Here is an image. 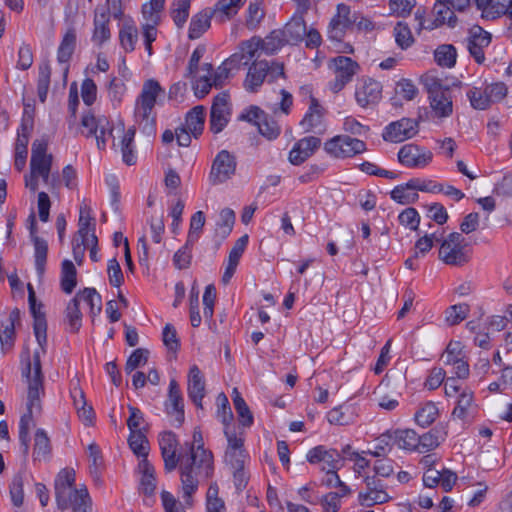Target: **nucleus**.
<instances>
[{"instance_id": "nucleus-1", "label": "nucleus", "mask_w": 512, "mask_h": 512, "mask_svg": "<svg viewBox=\"0 0 512 512\" xmlns=\"http://www.w3.org/2000/svg\"><path fill=\"white\" fill-rule=\"evenodd\" d=\"M189 454L182 460L180 467V480L183 498L186 504L191 505V497L197 491L199 484L212 477L214 473V460L211 451L204 448L202 432L199 428L193 431V442L185 443Z\"/></svg>"}, {"instance_id": "nucleus-2", "label": "nucleus", "mask_w": 512, "mask_h": 512, "mask_svg": "<svg viewBox=\"0 0 512 512\" xmlns=\"http://www.w3.org/2000/svg\"><path fill=\"white\" fill-rule=\"evenodd\" d=\"M22 362L25 363L22 375L28 383V401L27 412L21 416L19 421V440L22 453L24 456H27L29 453L30 429L35 426L33 414L34 412L39 413L41 411L40 396L44 394V376L39 351L33 353L32 360H30V355L27 351L22 355Z\"/></svg>"}, {"instance_id": "nucleus-3", "label": "nucleus", "mask_w": 512, "mask_h": 512, "mask_svg": "<svg viewBox=\"0 0 512 512\" xmlns=\"http://www.w3.org/2000/svg\"><path fill=\"white\" fill-rule=\"evenodd\" d=\"M75 482L73 469H62L55 479V495L57 506L66 510L72 506L73 512H86L89 507L90 497L86 488L72 489Z\"/></svg>"}, {"instance_id": "nucleus-4", "label": "nucleus", "mask_w": 512, "mask_h": 512, "mask_svg": "<svg viewBox=\"0 0 512 512\" xmlns=\"http://www.w3.org/2000/svg\"><path fill=\"white\" fill-rule=\"evenodd\" d=\"M164 92L157 80L149 79L144 82L141 93L137 98L134 115L136 121L142 126L143 132L148 135L155 132L156 120L153 109L157 97L164 94Z\"/></svg>"}, {"instance_id": "nucleus-5", "label": "nucleus", "mask_w": 512, "mask_h": 512, "mask_svg": "<svg viewBox=\"0 0 512 512\" xmlns=\"http://www.w3.org/2000/svg\"><path fill=\"white\" fill-rule=\"evenodd\" d=\"M324 149L335 158H348L366 151V144L364 141L348 135H338L328 140Z\"/></svg>"}, {"instance_id": "nucleus-6", "label": "nucleus", "mask_w": 512, "mask_h": 512, "mask_svg": "<svg viewBox=\"0 0 512 512\" xmlns=\"http://www.w3.org/2000/svg\"><path fill=\"white\" fill-rule=\"evenodd\" d=\"M306 459L310 464L323 463L321 471L326 474L331 471H338L344 464V458L338 450L323 445L310 449Z\"/></svg>"}, {"instance_id": "nucleus-7", "label": "nucleus", "mask_w": 512, "mask_h": 512, "mask_svg": "<svg viewBox=\"0 0 512 512\" xmlns=\"http://www.w3.org/2000/svg\"><path fill=\"white\" fill-rule=\"evenodd\" d=\"M334 69L335 79L330 83V89L334 93L341 91L353 76L358 73L359 64L346 56H337L331 61Z\"/></svg>"}, {"instance_id": "nucleus-8", "label": "nucleus", "mask_w": 512, "mask_h": 512, "mask_svg": "<svg viewBox=\"0 0 512 512\" xmlns=\"http://www.w3.org/2000/svg\"><path fill=\"white\" fill-rule=\"evenodd\" d=\"M178 445L179 442L175 433L167 431L160 435L159 446L164 461V468L167 472L174 471L178 465L180 468L182 460L186 458V455L182 453L177 454Z\"/></svg>"}, {"instance_id": "nucleus-9", "label": "nucleus", "mask_w": 512, "mask_h": 512, "mask_svg": "<svg viewBox=\"0 0 512 512\" xmlns=\"http://www.w3.org/2000/svg\"><path fill=\"white\" fill-rule=\"evenodd\" d=\"M235 171V157L227 150H222L213 160L209 174V181L213 185L224 183L235 174Z\"/></svg>"}, {"instance_id": "nucleus-10", "label": "nucleus", "mask_w": 512, "mask_h": 512, "mask_svg": "<svg viewBox=\"0 0 512 512\" xmlns=\"http://www.w3.org/2000/svg\"><path fill=\"white\" fill-rule=\"evenodd\" d=\"M231 114L229 94L221 92L215 96L210 110V130L220 133L228 124Z\"/></svg>"}, {"instance_id": "nucleus-11", "label": "nucleus", "mask_w": 512, "mask_h": 512, "mask_svg": "<svg viewBox=\"0 0 512 512\" xmlns=\"http://www.w3.org/2000/svg\"><path fill=\"white\" fill-rule=\"evenodd\" d=\"M357 19L356 13L351 15L350 7L345 4L337 6V14L331 19L328 29V37L332 41H341L346 30Z\"/></svg>"}, {"instance_id": "nucleus-12", "label": "nucleus", "mask_w": 512, "mask_h": 512, "mask_svg": "<svg viewBox=\"0 0 512 512\" xmlns=\"http://www.w3.org/2000/svg\"><path fill=\"white\" fill-rule=\"evenodd\" d=\"M418 132V122L411 118H402L386 126L382 137L385 141L402 142L412 138Z\"/></svg>"}, {"instance_id": "nucleus-13", "label": "nucleus", "mask_w": 512, "mask_h": 512, "mask_svg": "<svg viewBox=\"0 0 512 512\" xmlns=\"http://www.w3.org/2000/svg\"><path fill=\"white\" fill-rule=\"evenodd\" d=\"M27 288L29 308L34 318V334L38 344L40 345L42 350H44V346L47 343V322L45 314L41 311L42 304H37L36 302V295L33 286L31 284H28Z\"/></svg>"}, {"instance_id": "nucleus-14", "label": "nucleus", "mask_w": 512, "mask_h": 512, "mask_svg": "<svg viewBox=\"0 0 512 512\" xmlns=\"http://www.w3.org/2000/svg\"><path fill=\"white\" fill-rule=\"evenodd\" d=\"M398 160L407 167H425L432 160V153L414 144H406L398 152Z\"/></svg>"}, {"instance_id": "nucleus-15", "label": "nucleus", "mask_w": 512, "mask_h": 512, "mask_svg": "<svg viewBox=\"0 0 512 512\" xmlns=\"http://www.w3.org/2000/svg\"><path fill=\"white\" fill-rule=\"evenodd\" d=\"M164 3L165 0H150L149 3L144 4L142 7L144 18L151 22L143 26L145 44H149V42H153L156 39L157 31L155 26L159 22V13L163 9Z\"/></svg>"}, {"instance_id": "nucleus-16", "label": "nucleus", "mask_w": 512, "mask_h": 512, "mask_svg": "<svg viewBox=\"0 0 512 512\" xmlns=\"http://www.w3.org/2000/svg\"><path fill=\"white\" fill-rule=\"evenodd\" d=\"M321 139L315 136H308L298 140L289 153V162L293 165H300L311 157L320 147Z\"/></svg>"}, {"instance_id": "nucleus-17", "label": "nucleus", "mask_w": 512, "mask_h": 512, "mask_svg": "<svg viewBox=\"0 0 512 512\" xmlns=\"http://www.w3.org/2000/svg\"><path fill=\"white\" fill-rule=\"evenodd\" d=\"M270 64L266 60H254L248 68L243 86L247 92L255 93L268 75Z\"/></svg>"}, {"instance_id": "nucleus-18", "label": "nucleus", "mask_w": 512, "mask_h": 512, "mask_svg": "<svg viewBox=\"0 0 512 512\" xmlns=\"http://www.w3.org/2000/svg\"><path fill=\"white\" fill-rule=\"evenodd\" d=\"M491 42V34L483 30L481 27L476 26L470 32V37L467 43V49L470 55L475 59L478 64L485 61V54L483 49Z\"/></svg>"}, {"instance_id": "nucleus-19", "label": "nucleus", "mask_w": 512, "mask_h": 512, "mask_svg": "<svg viewBox=\"0 0 512 512\" xmlns=\"http://www.w3.org/2000/svg\"><path fill=\"white\" fill-rule=\"evenodd\" d=\"M381 97L382 85L374 79L365 80L355 92L356 101L363 108L377 104Z\"/></svg>"}, {"instance_id": "nucleus-20", "label": "nucleus", "mask_w": 512, "mask_h": 512, "mask_svg": "<svg viewBox=\"0 0 512 512\" xmlns=\"http://www.w3.org/2000/svg\"><path fill=\"white\" fill-rule=\"evenodd\" d=\"M20 322V310L14 308L9 316L0 321V344L3 353L12 349L15 342V326Z\"/></svg>"}, {"instance_id": "nucleus-21", "label": "nucleus", "mask_w": 512, "mask_h": 512, "mask_svg": "<svg viewBox=\"0 0 512 512\" xmlns=\"http://www.w3.org/2000/svg\"><path fill=\"white\" fill-rule=\"evenodd\" d=\"M166 412L175 416L176 426L184 422V405L179 385L175 379L169 383L168 400L165 403Z\"/></svg>"}, {"instance_id": "nucleus-22", "label": "nucleus", "mask_w": 512, "mask_h": 512, "mask_svg": "<svg viewBox=\"0 0 512 512\" xmlns=\"http://www.w3.org/2000/svg\"><path fill=\"white\" fill-rule=\"evenodd\" d=\"M31 226L30 235L34 244V257H35V268L39 277H42L45 273V265L47 260L48 243L43 238L36 235V225L34 214L30 215Z\"/></svg>"}, {"instance_id": "nucleus-23", "label": "nucleus", "mask_w": 512, "mask_h": 512, "mask_svg": "<svg viewBox=\"0 0 512 512\" xmlns=\"http://www.w3.org/2000/svg\"><path fill=\"white\" fill-rule=\"evenodd\" d=\"M110 16L109 11L105 8H96L94 15V30L92 35V41L101 46L103 43L108 41L111 37L109 29Z\"/></svg>"}, {"instance_id": "nucleus-24", "label": "nucleus", "mask_w": 512, "mask_h": 512, "mask_svg": "<svg viewBox=\"0 0 512 512\" xmlns=\"http://www.w3.org/2000/svg\"><path fill=\"white\" fill-rule=\"evenodd\" d=\"M188 396L199 408H202V399L205 396V382L198 366L193 365L188 375Z\"/></svg>"}, {"instance_id": "nucleus-25", "label": "nucleus", "mask_w": 512, "mask_h": 512, "mask_svg": "<svg viewBox=\"0 0 512 512\" xmlns=\"http://www.w3.org/2000/svg\"><path fill=\"white\" fill-rule=\"evenodd\" d=\"M53 156L49 155L48 158H35L30 160V174L25 176V185L32 192L38 189L39 174H46L51 172Z\"/></svg>"}, {"instance_id": "nucleus-26", "label": "nucleus", "mask_w": 512, "mask_h": 512, "mask_svg": "<svg viewBox=\"0 0 512 512\" xmlns=\"http://www.w3.org/2000/svg\"><path fill=\"white\" fill-rule=\"evenodd\" d=\"M439 258L447 265L463 266L469 262L470 256L464 246L441 244Z\"/></svg>"}, {"instance_id": "nucleus-27", "label": "nucleus", "mask_w": 512, "mask_h": 512, "mask_svg": "<svg viewBox=\"0 0 512 512\" xmlns=\"http://www.w3.org/2000/svg\"><path fill=\"white\" fill-rule=\"evenodd\" d=\"M306 23L303 18V14H296L292 17V19L285 25L282 32L287 39V43L294 45L302 40L306 35Z\"/></svg>"}, {"instance_id": "nucleus-28", "label": "nucleus", "mask_w": 512, "mask_h": 512, "mask_svg": "<svg viewBox=\"0 0 512 512\" xmlns=\"http://www.w3.org/2000/svg\"><path fill=\"white\" fill-rule=\"evenodd\" d=\"M447 431L444 426H436L429 432L419 436V445L417 451L420 453H426L436 449L441 441L445 439Z\"/></svg>"}, {"instance_id": "nucleus-29", "label": "nucleus", "mask_w": 512, "mask_h": 512, "mask_svg": "<svg viewBox=\"0 0 512 512\" xmlns=\"http://www.w3.org/2000/svg\"><path fill=\"white\" fill-rule=\"evenodd\" d=\"M141 473L140 491L146 496H152L156 489L155 470L148 459H141L138 465Z\"/></svg>"}, {"instance_id": "nucleus-30", "label": "nucleus", "mask_w": 512, "mask_h": 512, "mask_svg": "<svg viewBox=\"0 0 512 512\" xmlns=\"http://www.w3.org/2000/svg\"><path fill=\"white\" fill-rule=\"evenodd\" d=\"M80 294L71 299L65 310V321L71 333H77L82 325V313L79 308Z\"/></svg>"}, {"instance_id": "nucleus-31", "label": "nucleus", "mask_w": 512, "mask_h": 512, "mask_svg": "<svg viewBox=\"0 0 512 512\" xmlns=\"http://www.w3.org/2000/svg\"><path fill=\"white\" fill-rule=\"evenodd\" d=\"M205 123V108L198 105L192 108L186 116V129L197 138L202 134Z\"/></svg>"}, {"instance_id": "nucleus-32", "label": "nucleus", "mask_w": 512, "mask_h": 512, "mask_svg": "<svg viewBox=\"0 0 512 512\" xmlns=\"http://www.w3.org/2000/svg\"><path fill=\"white\" fill-rule=\"evenodd\" d=\"M430 107L435 116L439 118L449 117L453 112V101L451 91L439 94V97L432 96L429 98Z\"/></svg>"}, {"instance_id": "nucleus-33", "label": "nucleus", "mask_w": 512, "mask_h": 512, "mask_svg": "<svg viewBox=\"0 0 512 512\" xmlns=\"http://www.w3.org/2000/svg\"><path fill=\"white\" fill-rule=\"evenodd\" d=\"M232 399L240 425L243 427L252 426L254 422L253 414L237 388L232 391Z\"/></svg>"}, {"instance_id": "nucleus-34", "label": "nucleus", "mask_w": 512, "mask_h": 512, "mask_svg": "<svg viewBox=\"0 0 512 512\" xmlns=\"http://www.w3.org/2000/svg\"><path fill=\"white\" fill-rule=\"evenodd\" d=\"M261 51L266 55H274L284 45L288 44L282 30H273L264 39L260 38Z\"/></svg>"}, {"instance_id": "nucleus-35", "label": "nucleus", "mask_w": 512, "mask_h": 512, "mask_svg": "<svg viewBox=\"0 0 512 512\" xmlns=\"http://www.w3.org/2000/svg\"><path fill=\"white\" fill-rule=\"evenodd\" d=\"M246 0H218L213 8V15L221 21L236 15Z\"/></svg>"}, {"instance_id": "nucleus-36", "label": "nucleus", "mask_w": 512, "mask_h": 512, "mask_svg": "<svg viewBox=\"0 0 512 512\" xmlns=\"http://www.w3.org/2000/svg\"><path fill=\"white\" fill-rule=\"evenodd\" d=\"M323 113L324 110L318 100L311 97L309 110L300 122V125L305 129V131H310L321 124Z\"/></svg>"}, {"instance_id": "nucleus-37", "label": "nucleus", "mask_w": 512, "mask_h": 512, "mask_svg": "<svg viewBox=\"0 0 512 512\" xmlns=\"http://www.w3.org/2000/svg\"><path fill=\"white\" fill-rule=\"evenodd\" d=\"M76 46V31L70 28L65 33L57 51V60L59 63H68Z\"/></svg>"}, {"instance_id": "nucleus-38", "label": "nucleus", "mask_w": 512, "mask_h": 512, "mask_svg": "<svg viewBox=\"0 0 512 512\" xmlns=\"http://www.w3.org/2000/svg\"><path fill=\"white\" fill-rule=\"evenodd\" d=\"M474 394L471 390H463L457 400L452 415L458 419L465 420L472 414Z\"/></svg>"}, {"instance_id": "nucleus-39", "label": "nucleus", "mask_w": 512, "mask_h": 512, "mask_svg": "<svg viewBox=\"0 0 512 512\" xmlns=\"http://www.w3.org/2000/svg\"><path fill=\"white\" fill-rule=\"evenodd\" d=\"M393 439L399 448L417 451L419 435L412 429L396 430L393 432Z\"/></svg>"}, {"instance_id": "nucleus-40", "label": "nucleus", "mask_w": 512, "mask_h": 512, "mask_svg": "<svg viewBox=\"0 0 512 512\" xmlns=\"http://www.w3.org/2000/svg\"><path fill=\"white\" fill-rule=\"evenodd\" d=\"M457 51L452 44H442L434 51V59L441 67L452 68L456 64Z\"/></svg>"}, {"instance_id": "nucleus-41", "label": "nucleus", "mask_w": 512, "mask_h": 512, "mask_svg": "<svg viewBox=\"0 0 512 512\" xmlns=\"http://www.w3.org/2000/svg\"><path fill=\"white\" fill-rule=\"evenodd\" d=\"M77 271L72 261L65 259L61 265V288L66 294H71L76 287Z\"/></svg>"}, {"instance_id": "nucleus-42", "label": "nucleus", "mask_w": 512, "mask_h": 512, "mask_svg": "<svg viewBox=\"0 0 512 512\" xmlns=\"http://www.w3.org/2000/svg\"><path fill=\"white\" fill-rule=\"evenodd\" d=\"M119 40L126 52H132L138 41V29L131 22H125L119 31Z\"/></svg>"}, {"instance_id": "nucleus-43", "label": "nucleus", "mask_w": 512, "mask_h": 512, "mask_svg": "<svg viewBox=\"0 0 512 512\" xmlns=\"http://www.w3.org/2000/svg\"><path fill=\"white\" fill-rule=\"evenodd\" d=\"M29 132H22L18 130V137L15 144V168L21 171L26 164L27 159V146L29 143Z\"/></svg>"}, {"instance_id": "nucleus-44", "label": "nucleus", "mask_w": 512, "mask_h": 512, "mask_svg": "<svg viewBox=\"0 0 512 512\" xmlns=\"http://www.w3.org/2000/svg\"><path fill=\"white\" fill-rule=\"evenodd\" d=\"M260 43V37L253 36L249 40L242 41L239 44L238 51L243 55L246 65L260 57V53L262 52Z\"/></svg>"}, {"instance_id": "nucleus-45", "label": "nucleus", "mask_w": 512, "mask_h": 512, "mask_svg": "<svg viewBox=\"0 0 512 512\" xmlns=\"http://www.w3.org/2000/svg\"><path fill=\"white\" fill-rule=\"evenodd\" d=\"M447 4L448 3L446 1L436 2L434 8L436 12V18L433 21L434 28L441 26L445 23H447L450 27H455L457 23V17L455 16L451 8L447 6Z\"/></svg>"}, {"instance_id": "nucleus-46", "label": "nucleus", "mask_w": 512, "mask_h": 512, "mask_svg": "<svg viewBox=\"0 0 512 512\" xmlns=\"http://www.w3.org/2000/svg\"><path fill=\"white\" fill-rule=\"evenodd\" d=\"M407 186L408 182L405 184L397 185L390 192L391 198L402 205L415 203L418 200L419 195L414 189Z\"/></svg>"}, {"instance_id": "nucleus-47", "label": "nucleus", "mask_w": 512, "mask_h": 512, "mask_svg": "<svg viewBox=\"0 0 512 512\" xmlns=\"http://www.w3.org/2000/svg\"><path fill=\"white\" fill-rule=\"evenodd\" d=\"M202 70L206 71V73L204 75L199 76L194 85L195 95L198 98L205 97L209 93L210 89L214 87V84H212L211 79V73L213 71L212 64L205 63L202 66Z\"/></svg>"}, {"instance_id": "nucleus-48", "label": "nucleus", "mask_w": 512, "mask_h": 512, "mask_svg": "<svg viewBox=\"0 0 512 512\" xmlns=\"http://www.w3.org/2000/svg\"><path fill=\"white\" fill-rule=\"evenodd\" d=\"M88 456L91 461L89 465L90 474L96 483H100V470L103 465V457L98 445L91 443L88 446Z\"/></svg>"}, {"instance_id": "nucleus-49", "label": "nucleus", "mask_w": 512, "mask_h": 512, "mask_svg": "<svg viewBox=\"0 0 512 512\" xmlns=\"http://www.w3.org/2000/svg\"><path fill=\"white\" fill-rule=\"evenodd\" d=\"M191 0H175L171 8V17L178 28H182L189 16Z\"/></svg>"}, {"instance_id": "nucleus-50", "label": "nucleus", "mask_w": 512, "mask_h": 512, "mask_svg": "<svg viewBox=\"0 0 512 512\" xmlns=\"http://www.w3.org/2000/svg\"><path fill=\"white\" fill-rule=\"evenodd\" d=\"M128 443L131 450L142 459L148 456V440L146 436L139 430L130 432Z\"/></svg>"}, {"instance_id": "nucleus-51", "label": "nucleus", "mask_w": 512, "mask_h": 512, "mask_svg": "<svg viewBox=\"0 0 512 512\" xmlns=\"http://www.w3.org/2000/svg\"><path fill=\"white\" fill-rule=\"evenodd\" d=\"M235 223V213L230 208L220 212V220L217 223L216 234L222 239L226 238L232 231Z\"/></svg>"}, {"instance_id": "nucleus-52", "label": "nucleus", "mask_w": 512, "mask_h": 512, "mask_svg": "<svg viewBox=\"0 0 512 512\" xmlns=\"http://www.w3.org/2000/svg\"><path fill=\"white\" fill-rule=\"evenodd\" d=\"M211 16L206 13H198L192 17L189 26V38H199L210 26Z\"/></svg>"}, {"instance_id": "nucleus-53", "label": "nucleus", "mask_w": 512, "mask_h": 512, "mask_svg": "<svg viewBox=\"0 0 512 512\" xmlns=\"http://www.w3.org/2000/svg\"><path fill=\"white\" fill-rule=\"evenodd\" d=\"M421 82L427 90L429 98L432 96L439 97V94L451 91L450 87L445 86L441 79L429 73L421 77Z\"/></svg>"}, {"instance_id": "nucleus-54", "label": "nucleus", "mask_w": 512, "mask_h": 512, "mask_svg": "<svg viewBox=\"0 0 512 512\" xmlns=\"http://www.w3.org/2000/svg\"><path fill=\"white\" fill-rule=\"evenodd\" d=\"M51 67L48 62L39 66L37 92L41 102H45L50 85Z\"/></svg>"}, {"instance_id": "nucleus-55", "label": "nucleus", "mask_w": 512, "mask_h": 512, "mask_svg": "<svg viewBox=\"0 0 512 512\" xmlns=\"http://www.w3.org/2000/svg\"><path fill=\"white\" fill-rule=\"evenodd\" d=\"M438 415V408L433 402L426 403L415 414V420L421 427H427L432 424Z\"/></svg>"}, {"instance_id": "nucleus-56", "label": "nucleus", "mask_w": 512, "mask_h": 512, "mask_svg": "<svg viewBox=\"0 0 512 512\" xmlns=\"http://www.w3.org/2000/svg\"><path fill=\"white\" fill-rule=\"evenodd\" d=\"M391 497L387 492L361 491L358 494V502L361 506L371 507L376 504H384L390 501Z\"/></svg>"}, {"instance_id": "nucleus-57", "label": "nucleus", "mask_w": 512, "mask_h": 512, "mask_svg": "<svg viewBox=\"0 0 512 512\" xmlns=\"http://www.w3.org/2000/svg\"><path fill=\"white\" fill-rule=\"evenodd\" d=\"M256 126L258 127L260 134L269 140L276 139L280 134V127L278 123L267 114L261 121H256Z\"/></svg>"}, {"instance_id": "nucleus-58", "label": "nucleus", "mask_w": 512, "mask_h": 512, "mask_svg": "<svg viewBox=\"0 0 512 512\" xmlns=\"http://www.w3.org/2000/svg\"><path fill=\"white\" fill-rule=\"evenodd\" d=\"M77 294H80V300L82 299L89 304L91 314L93 316L98 315L101 312L102 299L95 288H85L82 291L78 292Z\"/></svg>"}, {"instance_id": "nucleus-59", "label": "nucleus", "mask_w": 512, "mask_h": 512, "mask_svg": "<svg viewBox=\"0 0 512 512\" xmlns=\"http://www.w3.org/2000/svg\"><path fill=\"white\" fill-rule=\"evenodd\" d=\"M469 310V305L466 303L453 305L446 310L445 320L450 326L459 324L467 317Z\"/></svg>"}, {"instance_id": "nucleus-60", "label": "nucleus", "mask_w": 512, "mask_h": 512, "mask_svg": "<svg viewBox=\"0 0 512 512\" xmlns=\"http://www.w3.org/2000/svg\"><path fill=\"white\" fill-rule=\"evenodd\" d=\"M467 97L474 109L485 110L491 105V100L486 93V88L482 90L474 87L467 92Z\"/></svg>"}, {"instance_id": "nucleus-61", "label": "nucleus", "mask_w": 512, "mask_h": 512, "mask_svg": "<svg viewBox=\"0 0 512 512\" xmlns=\"http://www.w3.org/2000/svg\"><path fill=\"white\" fill-rule=\"evenodd\" d=\"M50 452V441L43 429L35 433L34 456L35 459L45 458Z\"/></svg>"}, {"instance_id": "nucleus-62", "label": "nucleus", "mask_w": 512, "mask_h": 512, "mask_svg": "<svg viewBox=\"0 0 512 512\" xmlns=\"http://www.w3.org/2000/svg\"><path fill=\"white\" fill-rule=\"evenodd\" d=\"M394 35L397 45L402 49H407L414 42L410 28L407 24H403L402 22L397 23L394 27Z\"/></svg>"}, {"instance_id": "nucleus-63", "label": "nucleus", "mask_w": 512, "mask_h": 512, "mask_svg": "<svg viewBox=\"0 0 512 512\" xmlns=\"http://www.w3.org/2000/svg\"><path fill=\"white\" fill-rule=\"evenodd\" d=\"M509 1L510 0H489L483 18L492 20L500 17L501 15H506L509 10Z\"/></svg>"}, {"instance_id": "nucleus-64", "label": "nucleus", "mask_w": 512, "mask_h": 512, "mask_svg": "<svg viewBox=\"0 0 512 512\" xmlns=\"http://www.w3.org/2000/svg\"><path fill=\"white\" fill-rule=\"evenodd\" d=\"M149 351L144 348H138L132 352V354L127 359L125 365V371L127 373H131L136 368L144 365L148 361Z\"/></svg>"}]
</instances>
